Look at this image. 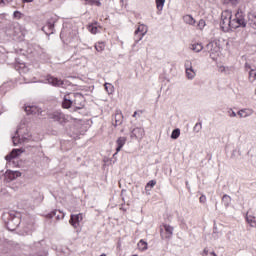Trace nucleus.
I'll list each match as a JSON object with an SVG mask.
<instances>
[{
  "label": "nucleus",
  "instance_id": "f257e3e1",
  "mask_svg": "<svg viewBox=\"0 0 256 256\" xmlns=\"http://www.w3.org/2000/svg\"><path fill=\"white\" fill-rule=\"evenodd\" d=\"M246 25L247 22L242 11H237L233 15L231 11L225 10L221 14L220 26L224 32H229L239 27L245 28Z\"/></svg>",
  "mask_w": 256,
  "mask_h": 256
},
{
  "label": "nucleus",
  "instance_id": "f03ea898",
  "mask_svg": "<svg viewBox=\"0 0 256 256\" xmlns=\"http://www.w3.org/2000/svg\"><path fill=\"white\" fill-rule=\"evenodd\" d=\"M3 222L8 231L14 232L21 225V214L7 212L2 215Z\"/></svg>",
  "mask_w": 256,
  "mask_h": 256
},
{
  "label": "nucleus",
  "instance_id": "7ed1b4c3",
  "mask_svg": "<svg viewBox=\"0 0 256 256\" xmlns=\"http://www.w3.org/2000/svg\"><path fill=\"white\" fill-rule=\"evenodd\" d=\"M58 21L59 18L57 15L50 17L46 25L42 28V31L48 36L55 33V25L58 23Z\"/></svg>",
  "mask_w": 256,
  "mask_h": 256
},
{
  "label": "nucleus",
  "instance_id": "20e7f679",
  "mask_svg": "<svg viewBox=\"0 0 256 256\" xmlns=\"http://www.w3.org/2000/svg\"><path fill=\"white\" fill-rule=\"evenodd\" d=\"M72 104L77 110L83 109L85 107V98L81 93H71Z\"/></svg>",
  "mask_w": 256,
  "mask_h": 256
},
{
  "label": "nucleus",
  "instance_id": "39448f33",
  "mask_svg": "<svg viewBox=\"0 0 256 256\" xmlns=\"http://www.w3.org/2000/svg\"><path fill=\"white\" fill-rule=\"evenodd\" d=\"M48 116L49 119H52L54 122H58L61 125L67 122V117L61 110H56L50 113Z\"/></svg>",
  "mask_w": 256,
  "mask_h": 256
},
{
  "label": "nucleus",
  "instance_id": "423d86ee",
  "mask_svg": "<svg viewBox=\"0 0 256 256\" xmlns=\"http://www.w3.org/2000/svg\"><path fill=\"white\" fill-rule=\"evenodd\" d=\"M78 37V32L76 30H72V33L67 34V29L63 28L60 33V39L67 42H72L74 39Z\"/></svg>",
  "mask_w": 256,
  "mask_h": 256
},
{
  "label": "nucleus",
  "instance_id": "0eeeda50",
  "mask_svg": "<svg viewBox=\"0 0 256 256\" xmlns=\"http://www.w3.org/2000/svg\"><path fill=\"white\" fill-rule=\"evenodd\" d=\"M185 73L188 80H193L196 77V71L193 69L192 61L186 60L184 63Z\"/></svg>",
  "mask_w": 256,
  "mask_h": 256
},
{
  "label": "nucleus",
  "instance_id": "6e6552de",
  "mask_svg": "<svg viewBox=\"0 0 256 256\" xmlns=\"http://www.w3.org/2000/svg\"><path fill=\"white\" fill-rule=\"evenodd\" d=\"M163 227L165 232L163 231V229H160V236L162 237V239H171L174 232L173 226L169 224H164Z\"/></svg>",
  "mask_w": 256,
  "mask_h": 256
},
{
  "label": "nucleus",
  "instance_id": "1a4fd4ad",
  "mask_svg": "<svg viewBox=\"0 0 256 256\" xmlns=\"http://www.w3.org/2000/svg\"><path fill=\"white\" fill-rule=\"evenodd\" d=\"M21 175V172L18 171H7L4 174V180L6 181V183H11L17 178L21 177Z\"/></svg>",
  "mask_w": 256,
  "mask_h": 256
},
{
  "label": "nucleus",
  "instance_id": "9d476101",
  "mask_svg": "<svg viewBox=\"0 0 256 256\" xmlns=\"http://www.w3.org/2000/svg\"><path fill=\"white\" fill-rule=\"evenodd\" d=\"M24 111L26 112V114L28 115H40L42 113L41 108H39L36 105H25L24 107Z\"/></svg>",
  "mask_w": 256,
  "mask_h": 256
},
{
  "label": "nucleus",
  "instance_id": "9b49d317",
  "mask_svg": "<svg viewBox=\"0 0 256 256\" xmlns=\"http://www.w3.org/2000/svg\"><path fill=\"white\" fill-rule=\"evenodd\" d=\"M82 220H83L82 214H72L69 219V224L72 225L74 229H77Z\"/></svg>",
  "mask_w": 256,
  "mask_h": 256
},
{
  "label": "nucleus",
  "instance_id": "f8f14e48",
  "mask_svg": "<svg viewBox=\"0 0 256 256\" xmlns=\"http://www.w3.org/2000/svg\"><path fill=\"white\" fill-rule=\"evenodd\" d=\"M126 142H127V138L125 136H121V137H118V139H116V153L113 154V158H115L116 155L120 153V151L123 149Z\"/></svg>",
  "mask_w": 256,
  "mask_h": 256
},
{
  "label": "nucleus",
  "instance_id": "ddd939ff",
  "mask_svg": "<svg viewBox=\"0 0 256 256\" xmlns=\"http://www.w3.org/2000/svg\"><path fill=\"white\" fill-rule=\"evenodd\" d=\"M73 106V97L70 94H65L62 101L63 109H70Z\"/></svg>",
  "mask_w": 256,
  "mask_h": 256
},
{
  "label": "nucleus",
  "instance_id": "4468645a",
  "mask_svg": "<svg viewBox=\"0 0 256 256\" xmlns=\"http://www.w3.org/2000/svg\"><path fill=\"white\" fill-rule=\"evenodd\" d=\"M46 80H47L48 84L55 86V87H63V85H64L63 80H60V79L50 76V75L47 76Z\"/></svg>",
  "mask_w": 256,
  "mask_h": 256
},
{
  "label": "nucleus",
  "instance_id": "2eb2a0df",
  "mask_svg": "<svg viewBox=\"0 0 256 256\" xmlns=\"http://www.w3.org/2000/svg\"><path fill=\"white\" fill-rule=\"evenodd\" d=\"M145 136L144 128H134L131 132V138L142 139Z\"/></svg>",
  "mask_w": 256,
  "mask_h": 256
},
{
  "label": "nucleus",
  "instance_id": "dca6fc26",
  "mask_svg": "<svg viewBox=\"0 0 256 256\" xmlns=\"http://www.w3.org/2000/svg\"><path fill=\"white\" fill-rule=\"evenodd\" d=\"M136 31V36L140 33V38L139 40L143 39L145 35L148 33V26L144 24H140L138 28L135 30Z\"/></svg>",
  "mask_w": 256,
  "mask_h": 256
},
{
  "label": "nucleus",
  "instance_id": "f3484780",
  "mask_svg": "<svg viewBox=\"0 0 256 256\" xmlns=\"http://www.w3.org/2000/svg\"><path fill=\"white\" fill-rule=\"evenodd\" d=\"M253 113H254V110L251 108H244L237 112V114L241 118H247V117L251 116Z\"/></svg>",
  "mask_w": 256,
  "mask_h": 256
},
{
  "label": "nucleus",
  "instance_id": "a211bd4d",
  "mask_svg": "<svg viewBox=\"0 0 256 256\" xmlns=\"http://www.w3.org/2000/svg\"><path fill=\"white\" fill-rule=\"evenodd\" d=\"M21 153H23L22 149H13L11 153H9L5 159L7 161H12V159L17 158Z\"/></svg>",
  "mask_w": 256,
  "mask_h": 256
},
{
  "label": "nucleus",
  "instance_id": "6ab92c4d",
  "mask_svg": "<svg viewBox=\"0 0 256 256\" xmlns=\"http://www.w3.org/2000/svg\"><path fill=\"white\" fill-rule=\"evenodd\" d=\"M245 220L248 225L252 228H256V216H253L252 214H246Z\"/></svg>",
  "mask_w": 256,
  "mask_h": 256
},
{
  "label": "nucleus",
  "instance_id": "aec40b11",
  "mask_svg": "<svg viewBox=\"0 0 256 256\" xmlns=\"http://www.w3.org/2000/svg\"><path fill=\"white\" fill-rule=\"evenodd\" d=\"M189 49L194 53H200L201 51H203L204 46L203 44H200V43H194V44H190Z\"/></svg>",
  "mask_w": 256,
  "mask_h": 256
},
{
  "label": "nucleus",
  "instance_id": "412c9836",
  "mask_svg": "<svg viewBox=\"0 0 256 256\" xmlns=\"http://www.w3.org/2000/svg\"><path fill=\"white\" fill-rule=\"evenodd\" d=\"M48 216L50 218L56 217L57 220H61V219H64L65 213H63L59 210H55V211H52L50 214H48Z\"/></svg>",
  "mask_w": 256,
  "mask_h": 256
},
{
  "label": "nucleus",
  "instance_id": "4be33fe9",
  "mask_svg": "<svg viewBox=\"0 0 256 256\" xmlns=\"http://www.w3.org/2000/svg\"><path fill=\"white\" fill-rule=\"evenodd\" d=\"M214 44L213 42L209 43V44H206V49H208V51L210 52V57L215 60V56H214V53H217V50L216 49H213L214 48Z\"/></svg>",
  "mask_w": 256,
  "mask_h": 256
},
{
  "label": "nucleus",
  "instance_id": "5701e85b",
  "mask_svg": "<svg viewBox=\"0 0 256 256\" xmlns=\"http://www.w3.org/2000/svg\"><path fill=\"white\" fill-rule=\"evenodd\" d=\"M19 128L16 130V134L12 137V142L14 146L22 144V139L19 137Z\"/></svg>",
  "mask_w": 256,
  "mask_h": 256
},
{
  "label": "nucleus",
  "instance_id": "b1692460",
  "mask_svg": "<svg viewBox=\"0 0 256 256\" xmlns=\"http://www.w3.org/2000/svg\"><path fill=\"white\" fill-rule=\"evenodd\" d=\"M222 202H223L224 206L227 208L232 203V197L227 195V194H225L222 197Z\"/></svg>",
  "mask_w": 256,
  "mask_h": 256
},
{
  "label": "nucleus",
  "instance_id": "393cba45",
  "mask_svg": "<svg viewBox=\"0 0 256 256\" xmlns=\"http://www.w3.org/2000/svg\"><path fill=\"white\" fill-rule=\"evenodd\" d=\"M184 22H186L188 25H196V20L192 15H185Z\"/></svg>",
  "mask_w": 256,
  "mask_h": 256
},
{
  "label": "nucleus",
  "instance_id": "a878e982",
  "mask_svg": "<svg viewBox=\"0 0 256 256\" xmlns=\"http://www.w3.org/2000/svg\"><path fill=\"white\" fill-rule=\"evenodd\" d=\"M94 47L97 52L102 53L106 48V44L105 42H98Z\"/></svg>",
  "mask_w": 256,
  "mask_h": 256
},
{
  "label": "nucleus",
  "instance_id": "bb28decb",
  "mask_svg": "<svg viewBox=\"0 0 256 256\" xmlns=\"http://www.w3.org/2000/svg\"><path fill=\"white\" fill-rule=\"evenodd\" d=\"M138 249H139L140 251H145V250H147V249H148V243H147L146 241H144V240H140V241L138 242Z\"/></svg>",
  "mask_w": 256,
  "mask_h": 256
},
{
  "label": "nucleus",
  "instance_id": "cd10ccee",
  "mask_svg": "<svg viewBox=\"0 0 256 256\" xmlns=\"http://www.w3.org/2000/svg\"><path fill=\"white\" fill-rule=\"evenodd\" d=\"M156 8L158 11H162L165 5V0H155Z\"/></svg>",
  "mask_w": 256,
  "mask_h": 256
},
{
  "label": "nucleus",
  "instance_id": "c85d7f7f",
  "mask_svg": "<svg viewBox=\"0 0 256 256\" xmlns=\"http://www.w3.org/2000/svg\"><path fill=\"white\" fill-rule=\"evenodd\" d=\"M156 184H157L156 180H150L149 182H147L145 186V190L149 191V189H153L156 186Z\"/></svg>",
  "mask_w": 256,
  "mask_h": 256
},
{
  "label": "nucleus",
  "instance_id": "c756f323",
  "mask_svg": "<svg viewBox=\"0 0 256 256\" xmlns=\"http://www.w3.org/2000/svg\"><path fill=\"white\" fill-rule=\"evenodd\" d=\"M248 78L250 79V82H254L256 80V70L250 69V72L248 73Z\"/></svg>",
  "mask_w": 256,
  "mask_h": 256
},
{
  "label": "nucleus",
  "instance_id": "7c9ffc66",
  "mask_svg": "<svg viewBox=\"0 0 256 256\" xmlns=\"http://www.w3.org/2000/svg\"><path fill=\"white\" fill-rule=\"evenodd\" d=\"M104 87H105V91L108 94H112L113 93V91H114V86L113 85H111L110 83H105Z\"/></svg>",
  "mask_w": 256,
  "mask_h": 256
},
{
  "label": "nucleus",
  "instance_id": "2f4dec72",
  "mask_svg": "<svg viewBox=\"0 0 256 256\" xmlns=\"http://www.w3.org/2000/svg\"><path fill=\"white\" fill-rule=\"evenodd\" d=\"M179 136H180V130L179 128H175V130H173V132L171 133V139L177 140Z\"/></svg>",
  "mask_w": 256,
  "mask_h": 256
},
{
  "label": "nucleus",
  "instance_id": "473e14b6",
  "mask_svg": "<svg viewBox=\"0 0 256 256\" xmlns=\"http://www.w3.org/2000/svg\"><path fill=\"white\" fill-rule=\"evenodd\" d=\"M13 18L16 20H21L23 18V13L21 11H14L13 12Z\"/></svg>",
  "mask_w": 256,
  "mask_h": 256
},
{
  "label": "nucleus",
  "instance_id": "72a5a7b5",
  "mask_svg": "<svg viewBox=\"0 0 256 256\" xmlns=\"http://www.w3.org/2000/svg\"><path fill=\"white\" fill-rule=\"evenodd\" d=\"M206 26V22L204 19H200L197 23V29L203 30Z\"/></svg>",
  "mask_w": 256,
  "mask_h": 256
},
{
  "label": "nucleus",
  "instance_id": "f704fd0d",
  "mask_svg": "<svg viewBox=\"0 0 256 256\" xmlns=\"http://www.w3.org/2000/svg\"><path fill=\"white\" fill-rule=\"evenodd\" d=\"M202 129V123L199 122V123H196L193 130L196 132V133H199Z\"/></svg>",
  "mask_w": 256,
  "mask_h": 256
},
{
  "label": "nucleus",
  "instance_id": "c9c22d12",
  "mask_svg": "<svg viewBox=\"0 0 256 256\" xmlns=\"http://www.w3.org/2000/svg\"><path fill=\"white\" fill-rule=\"evenodd\" d=\"M141 38V33H138L137 35H136V31L134 32V40H135V43L137 44V43H139L141 40H143V39H140Z\"/></svg>",
  "mask_w": 256,
  "mask_h": 256
},
{
  "label": "nucleus",
  "instance_id": "e433bc0d",
  "mask_svg": "<svg viewBox=\"0 0 256 256\" xmlns=\"http://www.w3.org/2000/svg\"><path fill=\"white\" fill-rule=\"evenodd\" d=\"M88 29L89 31L92 33V34H97V27L94 26V25H89L88 26Z\"/></svg>",
  "mask_w": 256,
  "mask_h": 256
},
{
  "label": "nucleus",
  "instance_id": "4c0bfd02",
  "mask_svg": "<svg viewBox=\"0 0 256 256\" xmlns=\"http://www.w3.org/2000/svg\"><path fill=\"white\" fill-rule=\"evenodd\" d=\"M226 3H230L233 6H237L239 4V0H225Z\"/></svg>",
  "mask_w": 256,
  "mask_h": 256
},
{
  "label": "nucleus",
  "instance_id": "58836bf2",
  "mask_svg": "<svg viewBox=\"0 0 256 256\" xmlns=\"http://www.w3.org/2000/svg\"><path fill=\"white\" fill-rule=\"evenodd\" d=\"M250 21H252V23L255 25L256 27V14H251L250 15Z\"/></svg>",
  "mask_w": 256,
  "mask_h": 256
},
{
  "label": "nucleus",
  "instance_id": "ea45409f",
  "mask_svg": "<svg viewBox=\"0 0 256 256\" xmlns=\"http://www.w3.org/2000/svg\"><path fill=\"white\" fill-rule=\"evenodd\" d=\"M228 116L230 117H236L237 113L235 111H233L232 109L228 110Z\"/></svg>",
  "mask_w": 256,
  "mask_h": 256
},
{
  "label": "nucleus",
  "instance_id": "a19ab883",
  "mask_svg": "<svg viewBox=\"0 0 256 256\" xmlns=\"http://www.w3.org/2000/svg\"><path fill=\"white\" fill-rule=\"evenodd\" d=\"M206 201H207V198H206L205 195H201V196L199 197V202H200V203H205Z\"/></svg>",
  "mask_w": 256,
  "mask_h": 256
},
{
  "label": "nucleus",
  "instance_id": "79ce46f5",
  "mask_svg": "<svg viewBox=\"0 0 256 256\" xmlns=\"http://www.w3.org/2000/svg\"><path fill=\"white\" fill-rule=\"evenodd\" d=\"M7 6V2L5 0H0V7H5Z\"/></svg>",
  "mask_w": 256,
  "mask_h": 256
},
{
  "label": "nucleus",
  "instance_id": "37998d69",
  "mask_svg": "<svg viewBox=\"0 0 256 256\" xmlns=\"http://www.w3.org/2000/svg\"><path fill=\"white\" fill-rule=\"evenodd\" d=\"M245 69L249 70V69H251V66L248 63H245Z\"/></svg>",
  "mask_w": 256,
  "mask_h": 256
},
{
  "label": "nucleus",
  "instance_id": "c03bdc74",
  "mask_svg": "<svg viewBox=\"0 0 256 256\" xmlns=\"http://www.w3.org/2000/svg\"><path fill=\"white\" fill-rule=\"evenodd\" d=\"M34 0H22L23 3H32Z\"/></svg>",
  "mask_w": 256,
  "mask_h": 256
},
{
  "label": "nucleus",
  "instance_id": "a18cd8bd",
  "mask_svg": "<svg viewBox=\"0 0 256 256\" xmlns=\"http://www.w3.org/2000/svg\"><path fill=\"white\" fill-rule=\"evenodd\" d=\"M185 184H186L187 189L191 190L190 185H189V181H186Z\"/></svg>",
  "mask_w": 256,
  "mask_h": 256
},
{
  "label": "nucleus",
  "instance_id": "49530a36",
  "mask_svg": "<svg viewBox=\"0 0 256 256\" xmlns=\"http://www.w3.org/2000/svg\"><path fill=\"white\" fill-rule=\"evenodd\" d=\"M209 251L207 249H204V255H208Z\"/></svg>",
  "mask_w": 256,
  "mask_h": 256
},
{
  "label": "nucleus",
  "instance_id": "de8ad7c7",
  "mask_svg": "<svg viewBox=\"0 0 256 256\" xmlns=\"http://www.w3.org/2000/svg\"><path fill=\"white\" fill-rule=\"evenodd\" d=\"M122 122L119 120H116V125H120Z\"/></svg>",
  "mask_w": 256,
  "mask_h": 256
},
{
  "label": "nucleus",
  "instance_id": "09e8293b",
  "mask_svg": "<svg viewBox=\"0 0 256 256\" xmlns=\"http://www.w3.org/2000/svg\"><path fill=\"white\" fill-rule=\"evenodd\" d=\"M137 115V111L134 112L133 117L135 118Z\"/></svg>",
  "mask_w": 256,
  "mask_h": 256
},
{
  "label": "nucleus",
  "instance_id": "8fccbe9b",
  "mask_svg": "<svg viewBox=\"0 0 256 256\" xmlns=\"http://www.w3.org/2000/svg\"><path fill=\"white\" fill-rule=\"evenodd\" d=\"M211 255H213V256H217L215 252H212V253H211Z\"/></svg>",
  "mask_w": 256,
  "mask_h": 256
},
{
  "label": "nucleus",
  "instance_id": "3c124183",
  "mask_svg": "<svg viewBox=\"0 0 256 256\" xmlns=\"http://www.w3.org/2000/svg\"><path fill=\"white\" fill-rule=\"evenodd\" d=\"M101 256H106V254H102Z\"/></svg>",
  "mask_w": 256,
  "mask_h": 256
},
{
  "label": "nucleus",
  "instance_id": "603ef678",
  "mask_svg": "<svg viewBox=\"0 0 256 256\" xmlns=\"http://www.w3.org/2000/svg\"><path fill=\"white\" fill-rule=\"evenodd\" d=\"M136 256V255H135Z\"/></svg>",
  "mask_w": 256,
  "mask_h": 256
}]
</instances>
